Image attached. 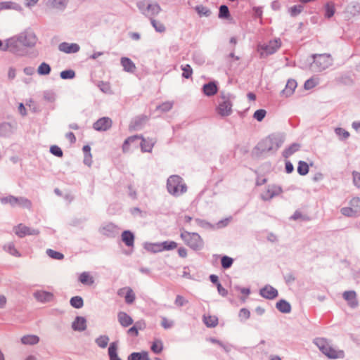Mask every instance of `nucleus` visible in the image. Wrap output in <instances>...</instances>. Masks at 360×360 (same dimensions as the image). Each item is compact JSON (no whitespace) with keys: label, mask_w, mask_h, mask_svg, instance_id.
Masks as SVG:
<instances>
[{"label":"nucleus","mask_w":360,"mask_h":360,"mask_svg":"<svg viewBox=\"0 0 360 360\" xmlns=\"http://www.w3.org/2000/svg\"><path fill=\"white\" fill-rule=\"evenodd\" d=\"M117 343L111 342L108 347V355L110 360H122L117 355Z\"/></svg>","instance_id":"27"},{"label":"nucleus","mask_w":360,"mask_h":360,"mask_svg":"<svg viewBox=\"0 0 360 360\" xmlns=\"http://www.w3.org/2000/svg\"><path fill=\"white\" fill-rule=\"evenodd\" d=\"M316 85V82L314 79H307L304 84L305 89H310L314 87Z\"/></svg>","instance_id":"63"},{"label":"nucleus","mask_w":360,"mask_h":360,"mask_svg":"<svg viewBox=\"0 0 360 360\" xmlns=\"http://www.w3.org/2000/svg\"><path fill=\"white\" fill-rule=\"evenodd\" d=\"M340 212L342 215L348 217H356L360 215L356 210H354L353 207H350L341 208Z\"/></svg>","instance_id":"34"},{"label":"nucleus","mask_w":360,"mask_h":360,"mask_svg":"<svg viewBox=\"0 0 360 360\" xmlns=\"http://www.w3.org/2000/svg\"><path fill=\"white\" fill-rule=\"evenodd\" d=\"M188 302V301L180 295H176V299L174 300V304L179 307H183Z\"/></svg>","instance_id":"57"},{"label":"nucleus","mask_w":360,"mask_h":360,"mask_svg":"<svg viewBox=\"0 0 360 360\" xmlns=\"http://www.w3.org/2000/svg\"><path fill=\"white\" fill-rule=\"evenodd\" d=\"M342 296L351 307L354 308L358 305V301L356 300V294L355 291H345Z\"/></svg>","instance_id":"19"},{"label":"nucleus","mask_w":360,"mask_h":360,"mask_svg":"<svg viewBox=\"0 0 360 360\" xmlns=\"http://www.w3.org/2000/svg\"><path fill=\"white\" fill-rule=\"evenodd\" d=\"M13 231L20 238H23L25 236H32L39 234L38 229H31L22 224L14 226Z\"/></svg>","instance_id":"11"},{"label":"nucleus","mask_w":360,"mask_h":360,"mask_svg":"<svg viewBox=\"0 0 360 360\" xmlns=\"http://www.w3.org/2000/svg\"><path fill=\"white\" fill-rule=\"evenodd\" d=\"M300 148V145L298 143H292L288 148H285L283 152V156L285 158H288L291 156L293 153L298 151Z\"/></svg>","instance_id":"31"},{"label":"nucleus","mask_w":360,"mask_h":360,"mask_svg":"<svg viewBox=\"0 0 360 360\" xmlns=\"http://www.w3.org/2000/svg\"><path fill=\"white\" fill-rule=\"evenodd\" d=\"M344 18L346 20H349L352 18L360 15V4L355 3L348 5L344 11Z\"/></svg>","instance_id":"12"},{"label":"nucleus","mask_w":360,"mask_h":360,"mask_svg":"<svg viewBox=\"0 0 360 360\" xmlns=\"http://www.w3.org/2000/svg\"><path fill=\"white\" fill-rule=\"evenodd\" d=\"M39 342V338L36 335H26L21 338V342L23 345H34Z\"/></svg>","instance_id":"26"},{"label":"nucleus","mask_w":360,"mask_h":360,"mask_svg":"<svg viewBox=\"0 0 360 360\" xmlns=\"http://www.w3.org/2000/svg\"><path fill=\"white\" fill-rule=\"evenodd\" d=\"M68 4V0H49V5L53 8L60 11L65 8Z\"/></svg>","instance_id":"29"},{"label":"nucleus","mask_w":360,"mask_h":360,"mask_svg":"<svg viewBox=\"0 0 360 360\" xmlns=\"http://www.w3.org/2000/svg\"><path fill=\"white\" fill-rule=\"evenodd\" d=\"M117 229V226L112 224L109 223L102 227L101 229V233L106 236H110L111 234H113Z\"/></svg>","instance_id":"42"},{"label":"nucleus","mask_w":360,"mask_h":360,"mask_svg":"<svg viewBox=\"0 0 360 360\" xmlns=\"http://www.w3.org/2000/svg\"><path fill=\"white\" fill-rule=\"evenodd\" d=\"M151 350L155 354L160 353L162 350V345L161 342H160L159 344L153 342V344L151 346Z\"/></svg>","instance_id":"62"},{"label":"nucleus","mask_w":360,"mask_h":360,"mask_svg":"<svg viewBox=\"0 0 360 360\" xmlns=\"http://www.w3.org/2000/svg\"><path fill=\"white\" fill-rule=\"evenodd\" d=\"M266 114V112L264 109H259L255 112L253 115V117L257 120L259 122H261L263 120V119L265 117Z\"/></svg>","instance_id":"55"},{"label":"nucleus","mask_w":360,"mask_h":360,"mask_svg":"<svg viewBox=\"0 0 360 360\" xmlns=\"http://www.w3.org/2000/svg\"><path fill=\"white\" fill-rule=\"evenodd\" d=\"M124 299L126 303L129 304H132L136 299L135 293L134 292L133 290L129 287H127V292L124 296Z\"/></svg>","instance_id":"43"},{"label":"nucleus","mask_w":360,"mask_h":360,"mask_svg":"<svg viewBox=\"0 0 360 360\" xmlns=\"http://www.w3.org/2000/svg\"><path fill=\"white\" fill-rule=\"evenodd\" d=\"M259 294L262 297L268 300H273L278 295V290L269 285L260 289Z\"/></svg>","instance_id":"16"},{"label":"nucleus","mask_w":360,"mask_h":360,"mask_svg":"<svg viewBox=\"0 0 360 360\" xmlns=\"http://www.w3.org/2000/svg\"><path fill=\"white\" fill-rule=\"evenodd\" d=\"M136 6L138 7L140 12L146 18H148L150 21L155 19L154 18L157 16L162 8L160 6L157 4H148L146 1H139L136 3Z\"/></svg>","instance_id":"7"},{"label":"nucleus","mask_w":360,"mask_h":360,"mask_svg":"<svg viewBox=\"0 0 360 360\" xmlns=\"http://www.w3.org/2000/svg\"><path fill=\"white\" fill-rule=\"evenodd\" d=\"M167 189L171 195L179 196L186 192L187 186L180 176L172 175L167 179Z\"/></svg>","instance_id":"5"},{"label":"nucleus","mask_w":360,"mask_h":360,"mask_svg":"<svg viewBox=\"0 0 360 360\" xmlns=\"http://www.w3.org/2000/svg\"><path fill=\"white\" fill-rule=\"evenodd\" d=\"M155 248L153 252H158L161 250H171L177 247V243L174 241H165L160 244L154 245Z\"/></svg>","instance_id":"20"},{"label":"nucleus","mask_w":360,"mask_h":360,"mask_svg":"<svg viewBox=\"0 0 360 360\" xmlns=\"http://www.w3.org/2000/svg\"><path fill=\"white\" fill-rule=\"evenodd\" d=\"M276 307L281 313L288 314L291 311L290 304L285 300H279L276 303Z\"/></svg>","instance_id":"25"},{"label":"nucleus","mask_w":360,"mask_h":360,"mask_svg":"<svg viewBox=\"0 0 360 360\" xmlns=\"http://www.w3.org/2000/svg\"><path fill=\"white\" fill-rule=\"evenodd\" d=\"M109 337L103 335H100L95 340L96 344L101 348H105L109 342Z\"/></svg>","instance_id":"40"},{"label":"nucleus","mask_w":360,"mask_h":360,"mask_svg":"<svg viewBox=\"0 0 360 360\" xmlns=\"http://www.w3.org/2000/svg\"><path fill=\"white\" fill-rule=\"evenodd\" d=\"M58 49L66 53H75L79 51L80 47L77 44H69L68 42H62L58 46Z\"/></svg>","instance_id":"17"},{"label":"nucleus","mask_w":360,"mask_h":360,"mask_svg":"<svg viewBox=\"0 0 360 360\" xmlns=\"http://www.w3.org/2000/svg\"><path fill=\"white\" fill-rule=\"evenodd\" d=\"M63 79H73L75 77V72L72 70H63L60 74Z\"/></svg>","instance_id":"53"},{"label":"nucleus","mask_w":360,"mask_h":360,"mask_svg":"<svg viewBox=\"0 0 360 360\" xmlns=\"http://www.w3.org/2000/svg\"><path fill=\"white\" fill-rule=\"evenodd\" d=\"M51 70V68L50 65L45 62H43L38 67L37 73L39 75H48L50 74Z\"/></svg>","instance_id":"36"},{"label":"nucleus","mask_w":360,"mask_h":360,"mask_svg":"<svg viewBox=\"0 0 360 360\" xmlns=\"http://www.w3.org/2000/svg\"><path fill=\"white\" fill-rule=\"evenodd\" d=\"M180 236L185 244L193 250H200L204 247V241L197 233L183 231Z\"/></svg>","instance_id":"6"},{"label":"nucleus","mask_w":360,"mask_h":360,"mask_svg":"<svg viewBox=\"0 0 360 360\" xmlns=\"http://www.w3.org/2000/svg\"><path fill=\"white\" fill-rule=\"evenodd\" d=\"M50 152L53 155H56V156H57L58 158H61L63 156V155L61 148L60 147L57 146H51Z\"/></svg>","instance_id":"60"},{"label":"nucleus","mask_w":360,"mask_h":360,"mask_svg":"<svg viewBox=\"0 0 360 360\" xmlns=\"http://www.w3.org/2000/svg\"><path fill=\"white\" fill-rule=\"evenodd\" d=\"M122 240L128 247H132L134 243V235L130 231H124L122 233Z\"/></svg>","instance_id":"24"},{"label":"nucleus","mask_w":360,"mask_h":360,"mask_svg":"<svg viewBox=\"0 0 360 360\" xmlns=\"http://www.w3.org/2000/svg\"><path fill=\"white\" fill-rule=\"evenodd\" d=\"M352 176L354 185L360 188V173L354 171L352 172Z\"/></svg>","instance_id":"64"},{"label":"nucleus","mask_w":360,"mask_h":360,"mask_svg":"<svg viewBox=\"0 0 360 360\" xmlns=\"http://www.w3.org/2000/svg\"><path fill=\"white\" fill-rule=\"evenodd\" d=\"M70 305L75 309H80L84 305V301L82 297L75 296L70 300Z\"/></svg>","instance_id":"39"},{"label":"nucleus","mask_w":360,"mask_h":360,"mask_svg":"<svg viewBox=\"0 0 360 360\" xmlns=\"http://www.w3.org/2000/svg\"><path fill=\"white\" fill-rule=\"evenodd\" d=\"M297 172L299 174L304 176L309 172V165L304 161H300L297 167Z\"/></svg>","instance_id":"45"},{"label":"nucleus","mask_w":360,"mask_h":360,"mask_svg":"<svg viewBox=\"0 0 360 360\" xmlns=\"http://www.w3.org/2000/svg\"><path fill=\"white\" fill-rule=\"evenodd\" d=\"M142 139V141L141 142V150L143 151V152H150L154 144H155V141L153 140V139Z\"/></svg>","instance_id":"33"},{"label":"nucleus","mask_w":360,"mask_h":360,"mask_svg":"<svg viewBox=\"0 0 360 360\" xmlns=\"http://www.w3.org/2000/svg\"><path fill=\"white\" fill-rule=\"evenodd\" d=\"M303 8L302 5H295L290 8L289 13L291 16L295 17L302 11Z\"/></svg>","instance_id":"52"},{"label":"nucleus","mask_w":360,"mask_h":360,"mask_svg":"<svg viewBox=\"0 0 360 360\" xmlns=\"http://www.w3.org/2000/svg\"><path fill=\"white\" fill-rule=\"evenodd\" d=\"M112 123L110 118L103 117L94 123L93 128L96 131H107L112 127Z\"/></svg>","instance_id":"13"},{"label":"nucleus","mask_w":360,"mask_h":360,"mask_svg":"<svg viewBox=\"0 0 360 360\" xmlns=\"http://www.w3.org/2000/svg\"><path fill=\"white\" fill-rule=\"evenodd\" d=\"M313 67L316 71H322L332 64V58L329 54L314 55Z\"/></svg>","instance_id":"9"},{"label":"nucleus","mask_w":360,"mask_h":360,"mask_svg":"<svg viewBox=\"0 0 360 360\" xmlns=\"http://www.w3.org/2000/svg\"><path fill=\"white\" fill-rule=\"evenodd\" d=\"M117 319L120 325L124 328L129 326L134 322L131 317L124 311H120L118 313Z\"/></svg>","instance_id":"21"},{"label":"nucleus","mask_w":360,"mask_h":360,"mask_svg":"<svg viewBox=\"0 0 360 360\" xmlns=\"http://www.w3.org/2000/svg\"><path fill=\"white\" fill-rule=\"evenodd\" d=\"M234 96L224 91L220 93L219 98V104L217 107V113L221 117H228L231 115L233 110V100Z\"/></svg>","instance_id":"3"},{"label":"nucleus","mask_w":360,"mask_h":360,"mask_svg":"<svg viewBox=\"0 0 360 360\" xmlns=\"http://www.w3.org/2000/svg\"><path fill=\"white\" fill-rule=\"evenodd\" d=\"M120 63L124 71L128 72H134L135 71L136 65L130 58L122 57Z\"/></svg>","instance_id":"22"},{"label":"nucleus","mask_w":360,"mask_h":360,"mask_svg":"<svg viewBox=\"0 0 360 360\" xmlns=\"http://www.w3.org/2000/svg\"><path fill=\"white\" fill-rule=\"evenodd\" d=\"M238 316L240 321H246L250 318V312L248 309L242 308L239 311Z\"/></svg>","instance_id":"56"},{"label":"nucleus","mask_w":360,"mask_h":360,"mask_svg":"<svg viewBox=\"0 0 360 360\" xmlns=\"http://www.w3.org/2000/svg\"><path fill=\"white\" fill-rule=\"evenodd\" d=\"M152 26L154 27L156 32L163 33L166 30V27L163 23L160 21L153 19L150 21Z\"/></svg>","instance_id":"44"},{"label":"nucleus","mask_w":360,"mask_h":360,"mask_svg":"<svg viewBox=\"0 0 360 360\" xmlns=\"http://www.w3.org/2000/svg\"><path fill=\"white\" fill-rule=\"evenodd\" d=\"M37 42V37L35 33L30 29H28L8 39L2 50L4 51H8L17 55H22V46L32 48L36 45Z\"/></svg>","instance_id":"1"},{"label":"nucleus","mask_w":360,"mask_h":360,"mask_svg":"<svg viewBox=\"0 0 360 360\" xmlns=\"http://www.w3.org/2000/svg\"><path fill=\"white\" fill-rule=\"evenodd\" d=\"M173 105V101H166L162 103L161 105H158L156 109L165 112L169 111L172 108Z\"/></svg>","instance_id":"47"},{"label":"nucleus","mask_w":360,"mask_h":360,"mask_svg":"<svg viewBox=\"0 0 360 360\" xmlns=\"http://www.w3.org/2000/svg\"><path fill=\"white\" fill-rule=\"evenodd\" d=\"M203 321L205 324L210 328L215 327L218 324V319L215 316H204Z\"/></svg>","instance_id":"37"},{"label":"nucleus","mask_w":360,"mask_h":360,"mask_svg":"<svg viewBox=\"0 0 360 360\" xmlns=\"http://www.w3.org/2000/svg\"><path fill=\"white\" fill-rule=\"evenodd\" d=\"M218 90L217 86L214 82H210L204 84L202 87L203 93L207 96H212L217 94Z\"/></svg>","instance_id":"23"},{"label":"nucleus","mask_w":360,"mask_h":360,"mask_svg":"<svg viewBox=\"0 0 360 360\" xmlns=\"http://www.w3.org/2000/svg\"><path fill=\"white\" fill-rule=\"evenodd\" d=\"M297 87V82L295 79H288L285 85V88L283 90V94L286 96L292 94Z\"/></svg>","instance_id":"28"},{"label":"nucleus","mask_w":360,"mask_h":360,"mask_svg":"<svg viewBox=\"0 0 360 360\" xmlns=\"http://www.w3.org/2000/svg\"><path fill=\"white\" fill-rule=\"evenodd\" d=\"M4 249L10 255L15 257H20L21 255L18 250L15 248L13 243H9L4 246Z\"/></svg>","instance_id":"38"},{"label":"nucleus","mask_w":360,"mask_h":360,"mask_svg":"<svg viewBox=\"0 0 360 360\" xmlns=\"http://www.w3.org/2000/svg\"><path fill=\"white\" fill-rule=\"evenodd\" d=\"M72 328L75 331H84L86 328V320L83 316H77L72 323Z\"/></svg>","instance_id":"18"},{"label":"nucleus","mask_w":360,"mask_h":360,"mask_svg":"<svg viewBox=\"0 0 360 360\" xmlns=\"http://www.w3.org/2000/svg\"><path fill=\"white\" fill-rule=\"evenodd\" d=\"M335 133L336 134L340 136L342 139H346L349 137V134L348 131H347L346 130H345L344 129L342 128H336L335 129Z\"/></svg>","instance_id":"58"},{"label":"nucleus","mask_w":360,"mask_h":360,"mask_svg":"<svg viewBox=\"0 0 360 360\" xmlns=\"http://www.w3.org/2000/svg\"><path fill=\"white\" fill-rule=\"evenodd\" d=\"M0 201L4 205L9 204L11 207L18 206L28 210H30L32 205V202L29 199L22 196L15 197L10 195L1 198Z\"/></svg>","instance_id":"8"},{"label":"nucleus","mask_w":360,"mask_h":360,"mask_svg":"<svg viewBox=\"0 0 360 360\" xmlns=\"http://www.w3.org/2000/svg\"><path fill=\"white\" fill-rule=\"evenodd\" d=\"M281 41L279 39L270 41L268 44L259 45L258 51L262 57H266L277 51L281 47Z\"/></svg>","instance_id":"10"},{"label":"nucleus","mask_w":360,"mask_h":360,"mask_svg":"<svg viewBox=\"0 0 360 360\" xmlns=\"http://www.w3.org/2000/svg\"><path fill=\"white\" fill-rule=\"evenodd\" d=\"M195 11L200 16L204 15L208 17L211 14L210 10L202 5L197 6Z\"/></svg>","instance_id":"50"},{"label":"nucleus","mask_w":360,"mask_h":360,"mask_svg":"<svg viewBox=\"0 0 360 360\" xmlns=\"http://www.w3.org/2000/svg\"><path fill=\"white\" fill-rule=\"evenodd\" d=\"M282 190L280 187L276 186H269L265 191L261 194V198L264 200H269L274 196L281 193Z\"/></svg>","instance_id":"15"},{"label":"nucleus","mask_w":360,"mask_h":360,"mask_svg":"<svg viewBox=\"0 0 360 360\" xmlns=\"http://www.w3.org/2000/svg\"><path fill=\"white\" fill-rule=\"evenodd\" d=\"M230 16L229 10L227 6L221 5L219 7V18H228Z\"/></svg>","instance_id":"51"},{"label":"nucleus","mask_w":360,"mask_h":360,"mask_svg":"<svg viewBox=\"0 0 360 360\" xmlns=\"http://www.w3.org/2000/svg\"><path fill=\"white\" fill-rule=\"evenodd\" d=\"M181 68L183 71L182 77L186 79H189L191 77L193 74V70L190 65L186 64L185 65H181Z\"/></svg>","instance_id":"48"},{"label":"nucleus","mask_w":360,"mask_h":360,"mask_svg":"<svg viewBox=\"0 0 360 360\" xmlns=\"http://www.w3.org/2000/svg\"><path fill=\"white\" fill-rule=\"evenodd\" d=\"M12 132V126L8 122H3L0 124V137H5Z\"/></svg>","instance_id":"32"},{"label":"nucleus","mask_w":360,"mask_h":360,"mask_svg":"<svg viewBox=\"0 0 360 360\" xmlns=\"http://www.w3.org/2000/svg\"><path fill=\"white\" fill-rule=\"evenodd\" d=\"M46 254L49 257L54 259L61 260L64 258L63 254L52 249H47Z\"/></svg>","instance_id":"46"},{"label":"nucleus","mask_w":360,"mask_h":360,"mask_svg":"<svg viewBox=\"0 0 360 360\" xmlns=\"http://www.w3.org/2000/svg\"><path fill=\"white\" fill-rule=\"evenodd\" d=\"M314 343L323 354L330 359L342 358L344 356V352L342 350H336L332 347L326 338H317L314 339Z\"/></svg>","instance_id":"4"},{"label":"nucleus","mask_w":360,"mask_h":360,"mask_svg":"<svg viewBox=\"0 0 360 360\" xmlns=\"http://www.w3.org/2000/svg\"><path fill=\"white\" fill-rule=\"evenodd\" d=\"M350 207L356 210L360 214V198L359 197L353 198L349 202Z\"/></svg>","instance_id":"54"},{"label":"nucleus","mask_w":360,"mask_h":360,"mask_svg":"<svg viewBox=\"0 0 360 360\" xmlns=\"http://www.w3.org/2000/svg\"><path fill=\"white\" fill-rule=\"evenodd\" d=\"M285 137L281 134H272L264 139L257 146L261 153L275 152L284 143Z\"/></svg>","instance_id":"2"},{"label":"nucleus","mask_w":360,"mask_h":360,"mask_svg":"<svg viewBox=\"0 0 360 360\" xmlns=\"http://www.w3.org/2000/svg\"><path fill=\"white\" fill-rule=\"evenodd\" d=\"M161 326L165 329H169L174 326V322L168 320L166 317H162Z\"/></svg>","instance_id":"61"},{"label":"nucleus","mask_w":360,"mask_h":360,"mask_svg":"<svg viewBox=\"0 0 360 360\" xmlns=\"http://www.w3.org/2000/svg\"><path fill=\"white\" fill-rule=\"evenodd\" d=\"M325 13L324 16L326 18H330L335 13V4L332 1L327 2L324 6Z\"/></svg>","instance_id":"30"},{"label":"nucleus","mask_w":360,"mask_h":360,"mask_svg":"<svg viewBox=\"0 0 360 360\" xmlns=\"http://www.w3.org/2000/svg\"><path fill=\"white\" fill-rule=\"evenodd\" d=\"M44 100L49 101V102H53L56 99V94L51 91H46L44 92L43 94Z\"/></svg>","instance_id":"59"},{"label":"nucleus","mask_w":360,"mask_h":360,"mask_svg":"<svg viewBox=\"0 0 360 360\" xmlns=\"http://www.w3.org/2000/svg\"><path fill=\"white\" fill-rule=\"evenodd\" d=\"M233 262V259L228 256H223L221 259V264L222 268L226 269L230 268Z\"/></svg>","instance_id":"49"},{"label":"nucleus","mask_w":360,"mask_h":360,"mask_svg":"<svg viewBox=\"0 0 360 360\" xmlns=\"http://www.w3.org/2000/svg\"><path fill=\"white\" fill-rule=\"evenodd\" d=\"M140 139H141V136H138V135H135V136H130L129 138H127L123 145H122V150L124 152H127L129 150V145L132 143H134V141H138Z\"/></svg>","instance_id":"41"},{"label":"nucleus","mask_w":360,"mask_h":360,"mask_svg":"<svg viewBox=\"0 0 360 360\" xmlns=\"http://www.w3.org/2000/svg\"><path fill=\"white\" fill-rule=\"evenodd\" d=\"M33 297L39 302L46 303L53 301L54 295L52 292L45 290H37L33 293Z\"/></svg>","instance_id":"14"},{"label":"nucleus","mask_w":360,"mask_h":360,"mask_svg":"<svg viewBox=\"0 0 360 360\" xmlns=\"http://www.w3.org/2000/svg\"><path fill=\"white\" fill-rule=\"evenodd\" d=\"M79 280L82 284L89 285H92L94 282L93 277L86 271L80 274Z\"/></svg>","instance_id":"35"}]
</instances>
